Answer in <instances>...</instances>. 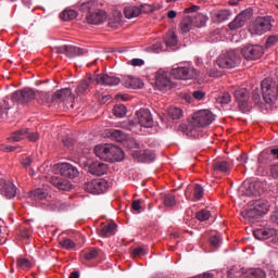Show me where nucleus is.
<instances>
[{
	"instance_id": "nucleus-38",
	"label": "nucleus",
	"mask_w": 278,
	"mask_h": 278,
	"mask_svg": "<svg viewBox=\"0 0 278 278\" xmlns=\"http://www.w3.org/2000/svg\"><path fill=\"white\" fill-rule=\"evenodd\" d=\"M47 191L42 189H36L30 192V199H33L34 201H45V199H47Z\"/></svg>"
},
{
	"instance_id": "nucleus-24",
	"label": "nucleus",
	"mask_w": 278,
	"mask_h": 278,
	"mask_svg": "<svg viewBox=\"0 0 278 278\" xmlns=\"http://www.w3.org/2000/svg\"><path fill=\"white\" fill-rule=\"evenodd\" d=\"M253 236L256 240H268V238H273V236H275V229L258 228L253 231Z\"/></svg>"
},
{
	"instance_id": "nucleus-58",
	"label": "nucleus",
	"mask_w": 278,
	"mask_h": 278,
	"mask_svg": "<svg viewBox=\"0 0 278 278\" xmlns=\"http://www.w3.org/2000/svg\"><path fill=\"white\" fill-rule=\"evenodd\" d=\"M131 208L140 214V210H142V200H134L131 203Z\"/></svg>"
},
{
	"instance_id": "nucleus-7",
	"label": "nucleus",
	"mask_w": 278,
	"mask_h": 278,
	"mask_svg": "<svg viewBox=\"0 0 278 278\" xmlns=\"http://www.w3.org/2000/svg\"><path fill=\"white\" fill-rule=\"evenodd\" d=\"M36 99V91L31 88H24L13 92L12 101L13 103H17V105H27V103H31Z\"/></svg>"
},
{
	"instance_id": "nucleus-63",
	"label": "nucleus",
	"mask_w": 278,
	"mask_h": 278,
	"mask_svg": "<svg viewBox=\"0 0 278 278\" xmlns=\"http://www.w3.org/2000/svg\"><path fill=\"white\" fill-rule=\"evenodd\" d=\"M128 147L130 149H140V143L136 139H128Z\"/></svg>"
},
{
	"instance_id": "nucleus-11",
	"label": "nucleus",
	"mask_w": 278,
	"mask_h": 278,
	"mask_svg": "<svg viewBox=\"0 0 278 278\" xmlns=\"http://www.w3.org/2000/svg\"><path fill=\"white\" fill-rule=\"evenodd\" d=\"M251 16H253V10L247 9L239 13L232 22L228 24V27L231 31H236V29H240L241 27H244L247 25V21L251 20Z\"/></svg>"
},
{
	"instance_id": "nucleus-57",
	"label": "nucleus",
	"mask_w": 278,
	"mask_h": 278,
	"mask_svg": "<svg viewBox=\"0 0 278 278\" xmlns=\"http://www.w3.org/2000/svg\"><path fill=\"white\" fill-rule=\"evenodd\" d=\"M199 10H201V7L199 5H191L189 8H186L184 10L185 14H192V16H194V14H197V12H199Z\"/></svg>"
},
{
	"instance_id": "nucleus-31",
	"label": "nucleus",
	"mask_w": 278,
	"mask_h": 278,
	"mask_svg": "<svg viewBox=\"0 0 278 278\" xmlns=\"http://www.w3.org/2000/svg\"><path fill=\"white\" fill-rule=\"evenodd\" d=\"M88 50L76 47V46H67V58H77V55H86Z\"/></svg>"
},
{
	"instance_id": "nucleus-60",
	"label": "nucleus",
	"mask_w": 278,
	"mask_h": 278,
	"mask_svg": "<svg viewBox=\"0 0 278 278\" xmlns=\"http://www.w3.org/2000/svg\"><path fill=\"white\" fill-rule=\"evenodd\" d=\"M210 244L211 247H214V249H218L220 247V239H218L216 236H213L210 238Z\"/></svg>"
},
{
	"instance_id": "nucleus-25",
	"label": "nucleus",
	"mask_w": 278,
	"mask_h": 278,
	"mask_svg": "<svg viewBox=\"0 0 278 278\" xmlns=\"http://www.w3.org/2000/svg\"><path fill=\"white\" fill-rule=\"evenodd\" d=\"M212 18L214 23H225L231 18V11L227 9L216 11Z\"/></svg>"
},
{
	"instance_id": "nucleus-54",
	"label": "nucleus",
	"mask_w": 278,
	"mask_h": 278,
	"mask_svg": "<svg viewBox=\"0 0 278 278\" xmlns=\"http://www.w3.org/2000/svg\"><path fill=\"white\" fill-rule=\"evenodd\" d=\"M204 192H205V190L203 189V187H201V185H195V187H194V198L198 201L203 198Z\"/></svg>"
},
{
	"instance_id": "nucleus-5",
	"label": "nucleus",
	"mask_w": 278,
	"mask_h": 278,
	"mask_svg": "<svg viewBox=\"0 0 278 278\" xmlns=\"http://www.w3.org/2000/svg\"><path fill=\"white\" fill-rule=\"evenodd\" d=\"M216 64L219 68H236L240 65V55L236 51H228L218 56Z\"/></svg>"
},
{
	"instance_id": "nucleus-62",
	"label": "nucleus",
	"mask_w": 278,
	"mask_h": 278,
	"mask_svg": "<svg viewBox=\"0 0 278 278\" xmlns=\"http://www.w3.org/2000/svg\"><path fill=\"white\" fill-rule=\"evenodd\" d=\"M21 236H22V238H24V240H29V237L31 236V229L23 228Z\"/></svg>"
},
{
	"instance_id": "nucleus-50",
	"label": "nucleus",
	"mask_w": 278,
	"mask_h": 278,
	"mask_svg": "<svg viewBox=\"0 0 278 278\" xmlns=\"http://www.w3.org/2000/svg\"><path fill=\"white\" fill-rule=\"evenodd\" d=\"M99 256V251L97 249H90L89 251L84 253L85 260L90 262V260H96Z\"/></svg>"
},
{
	"instance_id": "nucleus-37",
	"label": "nucleus",
	"mask_w": 278,
	"mask_h": 278,
	"mask_svg": "<svg viewBox=\"0 0 278 278\" xmlns=\"http://www.w3.org/2000/svg\"><path fill=\"white\" fill-rule=\"evenodd\" d=\"M192 25H194L192 16H186L180 23V29L184 34H188L192 29Z\"/></svg>"
},
{
	"instance_id": "nucleus-4",
	"label": "nucleus",
	"mask_w": 278,
	"mask_h": 278,
	"mask_svg": "<svg viewBox=\"0 0 278 278\" xmlns=\"http://www.w3.org/2000/svg\"><path fill=\"white\" fill-rule=\"evenodd\" d=\"M261 90L263 92V101L267 105H275L278 97V86L273 78H265L261 83Z\"/></svg>"
},
{
	"instance_id": "nucleus-47",
	"label": "nucleus",
	"mask_w": 278,
	"mask_h": 278,
	"mask_svg": "<svg viewBox=\"0 0 278 278\" xmlns=\"http://www.w3.org/2000/svg\"><path fill=\"white\" fill-rule=\"evenodd\" d=\"M262 213H260V211H257V208H255L254 206L249 208L247 212V217L251 218L252 220H257V218H262Z\"/></svg>"
},
{
	"instance_id": "nucleus-2",
	"label": "nucleus",
	"mask_w": 278,
	"mask_h": 278,
	"mask_svg": "<svg viewBox=\"0 0 278 278\" xmlns=\"http://www.w3.org/2000/svg\"><path fill=\"white\" fill-rule=\"evenodd\" d=\"M97 157L104 162H123L125 152L117 146L105 143L94 147Z\"/></svg>"
},
{
	"instance_id": "nucleus-22",
	"label": "nucleus",
	"mask_w": 278,
	"mask_h": 278,
	"mask_svg": "<svg viewBox=\"0 0 278 278\" xmlns=\"http://www.w3.org/2000/svg\"><path fill=\"white\" fill-rule=\"evenodd\" d=\"M92 76H88L84 79H81L77 87H76V94L77 97H84V94H86V92H88V90H90V86H92Z\"/></svg>"
},
{
	"instance_id": "nucleus-59",
	"label": "nucleus",
	"mask_w": 278,
	"mask_h": 278,
	"mask_svg": "<svg viewBox=\"0 0 278 278\" xmlns=\"http://www.w3.org/2000/svg\"><path fill=\"white\" fill-rule=\"evenodd\" d=\"M193 99H197V101H203L205 99V92L202 90H197L192 92Z\"/></svg>"
},
{
	"instance_id": "nucleus-56",
	"label": "nucleus",
	"mask_w": 278,
	"mask_h": 278,
	"mask_svg": "<svg viewBox=\"0 0 278 278\" xmlns=\"http://www.w3.org/2000/svg\"><path fill=\"white\" fill-rule=\"evenodd\" d=\"M33 163H34V157L31 156H26L21 161L23 168H30Z\"/></svg>"
},
{
	"instance_id": "nucleus-18",
	"label": "nucleus",
	"mask_w": 278,
	"mask_h": 278,
	"mask_svg": "<svg viewBox=\"0 0 278 278\" xmlns=\"http://www.w3.org/2000/svg\"><path fill=\"white\" fill-rule=\"evenodd\" d=\"M51 186L56 188L58 190H63L65 192H71L73 190V184L71 181L66 180V178H62L60 176H52L49 179Z\"/></svg>"
},
{
	"instance_id": "nucleus-49",
	"label": "nucleus",
	"mask_w": 278,
	"mask_h": 278,
	"mask_svg": "<svg viewBox=\"0 0 278 278\" xmlns=\"http://www.w3.org/2000/svg\"><path fill=\"white\" fill-rule=\"evenodd\" d=\"M177 204V201L175 200V195L168 193L164 197V205L165 207H174V205Z\"/></svg>"
},
{
	"instance_id": "nucleus-46",
	"label": "nucleus",
	"mask_w": 278,
	"mask_h": 278,
	"mask_svg": "<svg viewBox=\"0 0 278 278\" xmlns=\"http://www.w3.org/2000/svg\"><path fill=\"white\" fill-rule=\"evenodd\" d=\"M121 127H122V129H127L128 131H137L136 127H138V123H136L131 119H128L126 122H123L121 124Z\"/></svg>"
},
{
	"instance_id": "nucleus-27",
	"label": "nucleus",
	"mask_w": 278,
	"mask_h": 278,
	"mask_svg": "<svg viewBox=\"0 0 278 278\" xmlns=\"http://www.w3.org/2000/svg\"><path fill=\"white\" fill-rule=\"evenodd\" d=\"M260 184H251V182H245L242 186V192L245 197H257L260 194V191H257L255 188H257Z\"/></svg>"
},
{
	"instance_id": "nucleus-14",
	"label": "nucleus",
	"mask_w": 278,
	"mask_h": 278,
	"mask_svg": "<svg viewBox=\"0 0 278 278\" xmlns=\"http://www.w3.org/2000/svg\"><path fill=\"white\" fill-rule=\"evenodd\" d=\"M106 187L108 182L102 179H93L85 184V190L90 194H101V192H105Z\"/></svg>"
},
{
	"instance_id": "nucleus-9",
	"label": "nucleus",
	"mask_w": 278,
	"mask_h": 278,
	"mask_svg": "<svg viewBox=\"0 0 278 278\" xmlns=\"http://www.w3.org/2000/svg\"><path fill=\"white\" fill-rule=\"evenodd\" d=\"M170 75L174 79H182L186 81L188 79H197V77H199V71L190 66H179L174 67Z\"/></svg>"
},
{
	"instance_id": "nucleus-52",
	"label": "nucleus",
	"mask_w": 278,
	"mask_h": 278,
	"mask_svg": "<svg viewBox=\"0 0 278 278\" xmlns=\"http://www.w3.org/2000/svg\"><path fill=\"white\" fill-rule=\"evenodd\" d=\"M276 42H278V35L269 36L265 43L266 49H270V47H275Z\"/></svg>"
},
{
	"instance_id": "nucleus-34",
	"label": "nucleus",
	"mask_w": 278,
	"mask_h": 278,
	"mask_svg": "<svg viewBox=\"0 0 278 278\" xmlns=\"http://www.w3.org/2000/svg\"><path fill=\"white\" fill-rule=\"evenodd\" d=\"M167 115L172 121H179L184 116V111L177 106H170L167 111Z\"/></svg>"
},
{
	"instance_id": "nucleus-3",
	"label": "nucleus",
	"mask_w": 278,
	"mask_h": 278,
	"mask_svg": "<svg viewBox=\"0 0 278 278\" xmlns=\"http://www.w3.org/2000/svg\"><path fill=\"white\" fill-rule=\"evenodd\" d=\"M80 12H85L87 23L89 25H101L108 20V13L103 10L97 9L94 1L83 2L80 5Z\"/></svg>"
},
{
	"instance_id": "nucleus-32",
	"label": "nucleus",
	"mask_w": 278,
	"mask_h": 278,
	"mask_svg": "<svg viewBox=\"0 0 278 278\" xmlns=\"http://www.w3.org/2000/svg\"><path fill=\"white\" fill-rule=\"evenodd\" d=\"M10 110H12V106L10 105V102H8V100H3L2 102H0V121H5L10 118Z\"/></svg>"
},
{
	"instance_id": "nucleus-36",
	"label": "nucleus",
	"mask_w": 278,
	"mask_h": 278,
	"mask_svg": "<svg viewBox=\"0 0 278 278\" xmlns=\"http://www.w3.org/2000/svg\"><path fill=\"white\" fill-rule=\"evenodd\" d=\"M245 278H265L266 273L263 269L256 268V269H249L244 274Z\"/></svg>"
},
{
	"instance_id": "nucleus-44",
	"label": "nucleus",
	"mask_w": 278,
	"mask_h": 278,
	"mask_svg": "<svg viewBox=\"0 0 278 278\" xmlns=\"http://www.w3.org/2000/svg\"><path fill=\"white\" fill-rule=\"evenodd\" d=\"M216 103H219L220 105H227L231 103V94L228 92L220 93L218 97H216Z\"/></svg>"
},
{
	"instance_id": "nucleus-45",
	"label": "nucleus",
	"mask_w": 278,
	"mask_h": 278,
	"mask_svg": "<svg viewBox=\"0 0 278 278\" xmlns=\"http://www.w3.org/2000/svg\"><path fill=\"white\" fill-rule=\"evenodd\" d=\"M16 264L21 270H29L31 268V262L27 258H17Z\"/></svg>"
},
{
	"instance_id": "nucleus-55",
	"label": "nucleus",
	"mask_w": 278,
	"mask_h": 278,
	"mask_svg": "<svg viewBox=\"0 0 278 278\" xmlns=\"http://www.w3.org/2000/svg\"><path fill=\"white\" fill-rule=\"evenodd\" d=\"M252 101H254L255 105H260L262 103V96H260V89H254L252 91Z\"/></svg>"
},
{
	"instance_id": "nucleus-21",
	"label": "nucleus",
	"mask_w": 278,
	"mask_h": 278,
	"mask_svg": "<svg viewBox=\"0 0 278 278\" xmlns=\"http://www.w3.org/2000/svg\"><path fill=\"white\" fill-rule=\"evenodd\" d=\"M94 80L101 86H118V84H121V78L108 74H99L96 76Z\"/></svg>"
},
{
	"instance_id": "nucleus-10",
	"label": "nucleus",
	"mask_w": 278,
	"mask_h": 278,
	"mask_svg": "<svg viewBox=\"0 0 278 278\" xmlns=\"http://www.w3.org/2000/svg\"><path fill=\"white\" fill-rule=\"evenodd\" d=\"M241 54L244 60L255 61L264 55V47L260 45H249L241 49Z\"/></svg>"
},
{
	"instance_id": "nucleus-15",
	"label": "nucleus",
	"mask_w": 278,
	"mask_h": 278,
	"mask_svg": "<svg viewBox=\"0 0 278 278\" xmlns=\"http://www.w3.org/2000/svg\"><path fill=\"white\" fill-rule=\"evenodd\" d=\"M136 116L140 127H153V116L151 115V111H149V109H141L137 111Z\"/></svg>"
},
{
	"instance_id": "nucleus-29",
	"label": "nucleus",
	"mask_w": 278,
	"mask_h": 278,
	"mask_svg": "<svg viewBox=\"0 0 278 278\" xmlns=\"http://www.w3.org/2000/svg\"><path fill=\"white\" fill-rule=\"evenodd\" d=\"M253 207L258 211V214L265 215L268 214V210H270V203L266 200H256L253 204Z\"/></svg>"
},
{
	"instance_id": "nucleus-23",
	"label": "nucleus",
	"mask_w": 278,
	"mask_h": 278,
	"mask_svg": "<svg viewBox=\"0 0 278 278\" xmlns=\"http://www.w3.org/2000/svg\"><path fill=\"white\" fill-rule=\"evenodd\" d=\"M89 173L91 175H96L97 177H101V175H105L108 173V164L93 162L89 165Z\"/></svg>"
},
{
	"instance_id": "nucleus-1",
	"label": "nucleus",
	"mask_w": 278,
	"mask_h": 278,
	"mask_svg": "<svg viewBox=\"0 0 278 278\" xmlns=\"http://www.w3.org/2000/svg\"><path fill=\"white\" fill-rule=\"evenodd\" d=\"M213 123L214 113L210 110H201L192 115V118L188 122V125L182 128V131L191 138H199V136H201V129Z\"/></svg>"
},
{
	"instance_id": "nucleus-30",
	"label": "nucleus",
	"mask_w": 278,
	"mask_h": 278,
	"mask_svg": "<svg viewBox=\"0 0 278 278\" xmlns=\"http://www.w3.org/2000/svg\"><path fill=\"white\" fill-rule=\"evenodd\" d=\"M191 18H192L193 25H195L197 27H205L208 20L207 15L203 13H195L191 15Z\"/></svg>"
},
{
	"instance_id": "nucleus-13",
	"label": "nucleus",
	"mask_w": 278,
	"mask_h": 278,
	"mask_svg": "<svg viewBox=\"0 0 278 278\" xmlns=\"http://www.w3.org/2000/svg\"><path fill=\"white\" fill-rule=\"evenodd\" d=\"M55 168L61 177H66L67 179H75L79 177V169L71 163H58Z\"/></svg>"
},
{
	"instance_id": "nucleus-53",
	"label": "nucleus",
	"mask_w": 278,
	"mask_h": 278,
	"mask_svg": "<svg viewBox=\"0 0 278 278\" xmlns=\"http://www.w3.org/2000/svg\"><path fill=\"white\" fill-rule=\"evenodd\" d=\"M143 160L144 162H153L155 160V152L153 150H146L143 152Z\"/></svg>"
},
{
	"instance_id": "nucleus-51",
	"label": "nucleus",
	"mask_w": 278,
	"mask_h": 278,
	"mask_svg": "<svg viewBox=\"0 0 278 278\" xmlns=\"http://www.w3.org/2000/svg\"><path fill=\"white\" fill-rule=\"evenodd\" d=\"M132 257H142L143 255H147V250L142 247H138L132 249L131 251Z\"/></svg>"
},
{
	"instance_id": "nucleus-41",
	"label": "nucleus",
	"mask_w": 278,
	"mask_h": 278,
	"mask_svg": "<svg viewBox=\"0 0 278 278\" xmlns=\"http://www.w3.org/2000/svg\"><path fill=\"white\" fill-rule=\"evenodd\" d=\"M126 86L127 88H144V83H142L141 79L138 78H128L126 81Z\"/></svg>"
},
{
	"instance_id": "nucleus-17",
	"label": "nucleus",
	"mask_w": 278,
	"mask_h": 278,
	"mask_svg": "<svg viewBox=\"0 0 278 278\" xmlns=\"http://www.w3.org/2000/svg\"><path fill=\"white\" fill-rule=\"evenodd\" d=\"M235 99H236L241 112H247V110H249V90H247L244 88L236 90Z\"/></svg>"
},
{
	"instance_id": "nucleus-40",
	"label": "nucleus",
	"mask_w": 278,
	"mask_h": 278,
	"mask_svg": "<svg viewBox=\"0 0 278 278\" xmlns=\"http://www.w3.org/2000/svg\"><path fill=\"white\" fill-rule=\"evenodd\" d=\"M59 244H60L61 249H66L67 251H71V249H75V247H77L75 241H73L68 238H63V239L59 240Z\"/></svg>"
},
{
	"instance_id": "nucleus-16",
	"label": "nucleus",
	"mask_w": 278,
	"mask_h": 278,
	"mask_svg": "<svg viewBox=\"0 0 278 278\" xmlns=\"http://www.w3.org/2000/svg\"><path fill=\"white\" fill-rule=\"evenodd\" d=\"M52 101L56 103H66V101H70L73 103L75 101V94H73V90L70 88L61 89L53 93Z\"/></svg>"
},
{
	"instance_id": "nucleus-61",
	"label": "nucleus",
	"mask_w": 278,
	"mask_h": 278,
	"mask_svg": "<svg viewBox=\"0 0 278 278\" xmlns=\"http://www.w3.org/2000/svg\"><path fill=\"white\" fill-rule=\"evenodd\" d=\"M128 64H131V66H144V60L132 59V60L128 61Z\"/></svg>"
},
{
	"instance_id": "nucleus-26",
	"label": "nucleus",
	"mask_w": 278,
	"mask_h": 278,
	"mask_svg": "<svg viewBox=\"0 0 278 278\" xmlns=\"http://www.w3.org/2000/svg\"><path fill=\"white\" fill-rule=\"evenodd\" d=\"M212 168L214 173H229L231 170V165L227 161H213Z\"/></svg>"
},
{
	"instance_id": "nucleus-19",
	"label": "nucleus",
	"mask_w": 278,
	"mask_h": 278,
	"mask_svg": "<svg viewBox=\"0 0 278 278\" xmlns=\"http://www.w3.org/2000/svg\"><path fill=\"white\" fill-rule=\"evenodd\" d=\"M17 190L18 189L14 184L0 178V192H4V197L7 199H14V197H16Z\"/></svg>"
},
{
	"instance_id": "nucleus-48",
	"label": "nucleus",
	"mask_w": 278,
	"mask_h": 278,
	"mask_svg": "<svg viewBox=\"0 0 278 278\" xmlns=\"http://www.w3.org/2000/svg\"><path fill=\"white\" fill-rule=\"evenodd\" d=\"M210 216H212V214L207 210H201L195 214V218L201 223H204V220H210Z\"/></svg>"
},
{
	"instance_id": "nucleus-20",
	"label": "nucleus",
	"mask_w": 278,
	"mask_h": 278,
	"mask_svg": "<svg viewBox=\"0 0 278 278\" xmlns=\"http://www.w3.org/2000/svg\"><path fill=\"white\" fill-rule=\"evenodd\" d=\"M116 223L110 222V223H102L100 225L99 229V237L100 238H112L116 233Z\"/></svg>"
},
{
	"instance_id": "nucleus-28",
	"label": "nucleus",
	"mask_w": 278,
	"mask_h": 278,
	"mask_svg": "<svg viewBox=\"0 0 278 278\" xmlns=\"http://www.w3.org/2000/svg\"><path fill=\"white\" fill-rule=\"evenodd\" d=\"M123 23V13L121 11L113 12V15L109 18V27L111 29H118Z\"/></svg>"
},
{
	"instance_id": "nucleus-8",
	"label": "nucleus",
	"mask_w": 278,
	"mask_h": 278,
	"mask_svg": "<svg viewBox=\"0 0 278 278\" xmlns=\"http://www.w3.org/2000/svg\"><path fill=\"white\" fill-rule=\"evenodd\" d=\"M29 140V142H36L40 135H38V131H33L29 128H22L11 134V136L8 138L10 142H21V140Z\"/></svg>"
},
{
	"instance_id": "nucleus-43",
	"label": "nucleus",
	"mask_w": 278,
	"mask_h": 278,
	"mask_svg": "<svg viewBox=\"0 0 278 278\" xmlns=\"http://www.w3.org/2000/svg\"><path fill=\"white\" fill-rule=\"evenodd\" d=\"M113 114L117 118H123L127 114V108L124 104H116L113 109Z\"/></svg>"
},
{
	"instance_id": "nucleus-35",
	"label": "nucleus",
	"mask_w": 278,
	"mask_h": 278,
	"mask_svg": "<svg viewBox=\"0 0 278 278\" xmlns=\"http://www.w3.org/2000/svg\"><path fill=\"white\" fill-rule=\"evenodd\" d=\"M110 136L112 140H116V142H124V140H127V134H125L123 130H110Z\"/></svg>"
},
{
	"instance_id": "nucleus-12",
	"label": "nucleus",
	"mask_w": 278,
	"mask_h": 278,
	"mask_svg": "<svg viewBox=\"0 0 278 278\" xmlns=\"http://www.w3.org/2000/svg\"><path fill=\"white\" fill-rule=\"evenodd\" d=\"M155 88L156 90H170L173 88L170 76L164 70H159L155 74Z\"/></svg>"
},
{
	"instance_id": "nucleus-33",
	"label": "nucleus",
	"mask_w": 278,
	"mask_h": 278,
	"mask_svg": "<svg viewBox=\"0 0 278 278\" xmlns=\"http://www.w3.org/2000/svg\"><path fill=\"white\" fill-rule=\"evenodd\" d=\"M140 14H142L140 7H126L124 9V15L126 18H136V16H140Z\"/></svg>"
},
{
	"instance_id": "nucleus-39",
	"label": "nucleus",
	"mask_w": 278,
	"mask_h": 278,
	"mask_svg": "<svg viewBox=\"0 0 278 278\" xmlns=\"http://www.w3.org/2000/svg\"><path fill=\"white\" fill-rule=\"evenodd\" d=\"M164 40L167 47H175L177 45V35H175V31L169 30L167 31Z\"/></svg>"
},
{
	"instance_id": "nucleus-64",
	"label": "nucleus",
	"mask_w": 278,
	"mask_h": 278,
	"mask_svg": "<svg viewBox=\"0 0 278 278\" xmlns=\"http://www.w3.org/2000/svg\"><path fill=\"white\" fill-rule=\"evenodd\" d=\"M270 175L274 179H278V164L277 165H271Z\"/></svg>"
},
{
	"instance_id": "nucleus-42",
	"label": "nucleus",
	"mask_w": 278,
	"mask_h": 278,
	"mask_svg": "<svg viewBox=\"0 0 278 278\" xmlns=\"http://www.w3.org/2000/svg\"><path fill=\"white\" fill-rule=\"evenodd\" d=\"M62 21H73L77 18V12L75 10H65L60 14Z\"/></svg>"
},
{
	"instance_id": "nucleus-6",
	"label": "nucleus",
	"mask_w": 278,
	"mask_h": 278,
	"mask_svg": "<svg viewBox=\"0 0 278 278\" xmlns=\"http://www.w3.org/2000/svg\"><path fill=\"white\" fill-rule=\"evenodd\" d=\"M270 29H273V17L270 16H260L251 26L252 34H256L257 36H264Z\"/></svg>"
}]
</instances>
